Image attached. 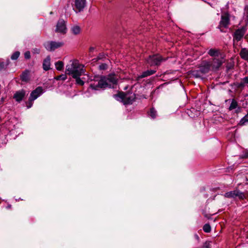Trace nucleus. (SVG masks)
I'll return each instance as SVG.
<instances>
[{
  "mask_svg": "<svg viewBox=\"0 0 248 248\" xmlns=\"http://www.w3.org/2000/svg\"><path fill=\"white\" fill-rule=\"evenodd\" d=\"M7 64H5L3 62H0V71L4 69Z\"/></svg>",
  "mask_w": 248,
  "mask_h": 248,
  "instance_id": "c756f323",
  "label": "nucleus"
},
{
  "mask_svg": "<svg viewBox=\"0 0 248 248\" xmlns=\"http://www.w3.org/2000/svg\"><path fill=\"white\" fill-rule=\"evenodd\" d=\"M246 84L243 83V81L241 80V81L238 83V87L239 88H243L244 87Z\"/></svg>",
  "mask_w": 248,
  "mask_h": 248,
  "instance_id": "2f4dec72",
  "label": "nucleus"
},
{
  "mask_svg": "<svg viewBox=\"0 0 248 248\" xmlns=\"http://www.w3.org/2000/svg\"><path fill=\"white\" fill-rule=\"evenodd\" d=\"M43 88L42 87H38L34 90L31 92L29 99L30 105L28 106V108H30L32 106V102L36 99L43 93Z\"/></svg>",
  "mask_w": 248,
  "mask_h": 248,
  "instance_id": "39448f33",
  "label": "nucleus"
},
{
  "mask_svg": "<svg viewBox=\"0 0 248 248\" xmlns=\"http://www.w3.org/2000/svg\"><path fill=\"white\" fill-rule=\"evenodd\" d=\"M34 51H35L37 53H39L40 52V50L38 49H34Z\"/></svg>",
  "mask_w": 248,
  "mask_h": 248,
  "instance_id": "c9c22d12",
  "label": "nucleus"
},
{
  "mask_svg": "<svg viewBox=\"0 0 248 248\" xmlns=\"http://www.w3.org/2000/svg\"><path fill=\"white\" fill-rule=\"evenodd\" d=\"M150 115L153 119H155L156 117V111L154 108H152L150 109Z\"/></svg>",
  "mask_w": 248,
  "mask_h": 248,
  "instance_id": "a878e982",
  "label": "nucleus"
},
{
  "mask_svg": "<svg viewBox=\"0 0 248 248\" xmlns=\"http://www.w3.org/2000/svg\"><path fill=\"white\" fill-rule=\"evenodd\" d=\"M211 68L209 65L208 61H203L200 67V71L203 74L208 73Z\"/></svg>",
  "mask_w": 248,
  "mask_h": 248,
  "instance_id": "f8f14e48",
  "label": "nucleus"
},
{
  "mask_svg": "<svg viewBox=\"0 0 248 248\" xmlns=\"http://www.w3.org/2000/svg\"><path fill=\"white\" fill-rule=\"evenodd\" d=\"M55 66L57 70L61 71L63 69L64 63L62 61H58L55 63Z\"/></svg>",
  "mask_w": 248,
  "mask_h": 248,
  "instance_id": "aec40b11",
  "label": "nucleus"
},
{
  "mask_svg": "<svg viewBox=\"0 0 248 248\" xmlns=\"http://www.w3.org/2000/svg\"><path fill=\"white\" fill-rule=\"evenodd\" d=\"M156 71L153 70H148L146 71L143 72L140 76L136 77V79L137 80H139L140 78H143L147 77L148 76H151L155 73Z\"/></svg>",
  "mask_w": 248,
  "mask_h": 248,
  "instance_id": "2eb2a0df",
  "label": "nucleus"
},
{
  "mask_svg": "<svg viewBox=\"0 0 248 248\" xmlns=\"http://www.w3.org/2000/svg\"><path fill=\"white\" fill-rule=\"evenodd\" d=\"M93 50H94V47H90V51L91 52L93 51Z\"/></svg>",
  "mask_w": 248,
  "mask_h": 248,
  "instance_id": "f704fd0d",
  "label": "nucleus"
},
{
  "mask_svg": "<svg viewBox=\"0 0 248 248\" xmlns=\"http://www.w3.org/2000/svg\"><path fill=\"white\" fill-rule=\"evenodd\" d=\"M113 97L117 100L122 102L124 105L131 104L135 99V94L132 93H119L114 94Z\"/></svg>",
  "mask_w": 248,
  "mask_h": 248,
  "instance_id": "7ed1b4c3",
  "label": "nucleus"
},
{
  "mask_svg": "<svg viewBox=\"0 0 248 248\" xmlns=\"http://www.w3.org/2000/svg\"><path fill=\"white\" fill-rule=\"evenodd\" d=\"M224 196L228 198H234L237 197L240 199H243L245 198L244 194L238 190L227 192L225 194Z\"/></svg>",
  "mask_w": 248,
  "mask_h": 248,
  "instance_id": "9b49d317",
  "label": "nucleus"
},
{
  "mask_svg": "<svg viewBox=\"0 0 248 248\" xmlns=\"http://www.w3.org/2000/svg\"><path fill=\"white\" fill-rule=\"evenodd\" d=\"M212 70L216 71L219 69L224 62L223 58H214L212 61H208Z\"/></svg>",
  "mask_w": 248,
  "mask_h": 248,
  "instance_id": "1a4fd4ad",
  "label": "nucleus"
},
{
  "mask_svg": "<svg viewBox=\"0 0 248 248\" xmlns=\"http://www.w3.org/2000/svg\"><path fill=\"white\" fill-rule=\"evenodd\" d=\"M71 31L73 34L75 35L78 34L80 32V28L78 26H74L71 28Z\"/></svg>",
  "mask_w": 248,
  "mask_h": 248,
  "instance_id": "412c9836",
  "label": "nucleus"
},
{
  "mask_svg": "<svg viewBox=\"0 0 248 248\" xmlns=\"http://www.w3.org/2000/svg\"><path fill=\"white\" fill-rule=\"evenodd\" d=\"M162 57L159 54L150 56L147 60V63L151 66L158 65L160 64L161 62L165 61Z\"/></svg>",
  "mask_w": 248,
  "mask_h": 248,
  "instance_id": "423d86ee",
  "label": "nucleus"
},
{
  "mask_svg": "<svg viewBox=\"0 0 248 248\" xmlns=\"http://www.w3.org/2000/svg\"><path fill=\"white\" fill-rule=\"evenodd\" d=\"M203 230L205 232H209L211 231V226L209 223L205 224L203 227Z\"/></svg>",
  "mask_w": 248,
  "mask_h": 248,
  "instance_id": "393cba45",
  "label": "nucleus"
},
{
  "mask_svg": "<svg viewBox=\"0 0 248 248\" xmlns=\"http://www.w3.org/2000/svg\"><path fill=\"white\" fill-rule=\"evenodd\" d=\"M241 58L248 62V49L246 48H242L239 53Z\"/></svg>",
  "mask_w": 248,
  "mask_h": 248,
  "instance_id": "f3484780",
  "label": "nucleus"
},
{
  "mask_svg": "<svg viewBox=\"0 0 248 248\" xmlns=\"http://www.w3.org/2000/svg\"><path fill=\"white\" fill-rule=\"evenodd\" d=\"M25 58L26 59H29L31 58V54L30 51H26L24 54Z\"/></svg>",
  "mask_w": 248,
  "mask_h": 248,
  "instance_id": "c85d7f7f",
  "label": "nucleus"
},
{
  "mask_svg": "<svg viewBox=\"0 0 248 248\" xmlns=\"http://www.w3.org/2000/svg\"><path fill=\"white\" fill-rule=\"evenodd\" d=\"M25 94V91L23 90L17 91L15 93L14 98H15L16 101L20 102L24 98Z\"/></svg>",
  "mask_w": 248,
  "mask_h": 248,
  "instance_id": "4468645a",
  "label": "nucleus"
},
{
  "mask_svg": "<svg viewBox=\"0 0 248 248\" xmlns=\"http://www.w3.org/2000/svg\"><path fill=\"white\" fill-rule=\"evenodd\" d=\"M237 105H237V103L236 102V101L235 100L232 99V101L231 104L229 107V109L232 110L233 109L236 108L237 107Z\"/></svg>",
  "mask_w": 248,
  "mask_h": 248,
  "instance_id": "5701e85b",
  "label": "nucleus"
},
{
  "mask_svg": "<svg viewBox=\"0 0 248 248\" xmlns=\"http://www.w3.org/2000/svg\"><path fill=\"white\" fill-rule=\"evenodd\" d=\"M244 157H248V150L245 151L244 155Z\"/></svg>",
  "mask_w": 248,
  "mask_h": 248,
  "instance_id": "72a5a7b5",
  "label": "nucleus"
},
{
  "mask_svg": "<svg viewBox=\"0 0 248 248\" xmlns=\"http://www.w3.org/2000/svg\"><path fill=\"white\" fill-rule=\"evenodd\" d=\"M76 79V83L79 85L82 86L84 82L80 78V76H77L76 78H73Z\"/></svg>",
  "mask_w": 248,
  "mask_h": 248,
  "instance_id": "b1692460",
  "label": "nucleus"
},
{
  "mask_svg": "<svg viewBox=\"0 0 248 248\" xmlns=\"http://www.w3.org/2000/svg\"><path fill=\"white\" fill-rule=\"evenodd\" d=\"M117 79L115 74H111L108 76L101 77L99 80L91 83L90 87L95 90L105 89L108 87L111 88L112 86L117 83Z\"/></svg>",
  "mask_w": 248,
  "mask_h": 248,
  "instance_id": "f257e3e1",
  "label": "nucleus"
},
{
  "mask_svg": "<svg viewBox=\"0 0 248 248\" xmlns=\"http://www.w3.org/2000/svg\"><path fill=\"white\" fill-rule=\"evenodd\" d=\"M19 55L20 52L19 51H16L11 56V59L16 60L19 57Z\"/></svg>",
  "mask_w": 248,
  "mask_h": 248,
  "instance_id": "bb28decb",
  "label": "nucleus"
},
{
  "mask_svg": "<svg viewBox=\"0 0 248 248\" xmlns=\"http://www.w3.org/2000/svg\"><path fill=\"white\" fill-rule=\"evenodd\" d=\"M219 53V50L215 48H211L208 52V54L211 57L218 56Z\"/></svg>",
  "mask_w": 248,
  "mask_h": 248,
  "instance_id": "6ab92c4d",
  "label": "nucleus"
},
{
  "mask_svg": "<svg viewBox=\"0 0 248 248\" xmlns=\"http://www.w3.org/2000/svg\"><path fill=\"white\" fill-rule=\"evenodd\" d=\"M242 80L243 81L245 84H248V77H246L242 79Z\"/></svg>",
  "mask_w": 248,
  "mask_h": 248,
  "instance_id": "473e14b6",
  "label": "nucleus"
},
{
  "mask_svg": "<svg viewBox=\"0 0 248 248\" xmlns=\"http://www.w3.org/2000/svg\"><path fill=\"white\" fill-rule=\"evenodd\" d=\"M83 67V65L80 64L78 60H74L71 61L70 63L66 65L65 72L73 78H76L84 73Z\"/></svg>",
  "mask_w": 248,
  "mask_h": 248,
  "instance_id": "f03ea898",
  "label": "nucleus"
},
{
  "mask_svg": "<svg viewBox=\"0 0 248 248\" xmlns=\"http://www.w3.org/2000/svg\"><path fill=\"white\" fill-rule=\"evenodd\" d=\"M63 45V43L61 42L48 41L45 43V47L47 50L52 51Z\"/></svg>",
  "mask_w": 248,
  "mask_h": 248,
  "instance_id": "6e6552de",
  "label": "nucleus"
},
{
  "mask_svg": "<svg viewBox=\"0 0 248 248\" xmlns=\"http://www.w3.org/2000/svg\"><path fill=\"white\" fill-rule=\"evenodd\" d=\"M101 70H106L107 68V65L106 63H102L99 65Z\"/></svg>",
  "mask_w": 248,
  "mask_h": 248,
  "instance_id": "cd10ccee",
  "label": "nucleus"
},
{
  "mask_svg": "<svg viewBox=\"0 0 248 248\" xmlns=\"http://www.w3.org/2000/svg\"><path fill=\"white\" fill-rule=\"evenodd\" d=\"M67 31L66 23L63 19H59L56 24L55 32L61 34H65Z\"/></svg>",
  "mask_w": 248,
  "mask_h": 248,
  "instance_id": "9d476101",
  "label": "nucleus"
},
{
  "mask_svg": "<svg viewBox=\"0 0 248 248\" xmlns=\"http://www.w3.org/2000/svg\"><path fill=\"white\" fill-rule=\"evenodd\" d=\"M230 25V17L228 14H225L221 16V20L219 22L218 28L220 31L224 32L222 28H227Z\"/></svg>",
  "mask_w": 248,
  "mask_h": 248,
  "instance_id": "0eeeda50",
  "label": "nucleus"
},
{
  "mask_svg": "<svg viewBox=\"0 0 248 248\" xmlns=\"http://www.w3.org/2000/svg\"><path fill=\"white\" fill-rule=\"evenodd\" d=\"M65 79H66V76L65 75H63L59 76L56 78V79H57V80H60V79L65 80Z\"/></svg>",
  "mask_w": 248,
  "mask_h": 248,
  "instance_id": "7c9ffc66",
  "label": "nucleus"
},
{
  "mask_svg": "<svg viewBox=\"0 0 248 248\" xmlns=\"http://www.w3.org/2000/svg\"><path fill=\"white\" fill-rule=\"evenodd\" d=\"M247 123H248V113L240 120L239 124L240 125H243Z\"/></svg>",
  "mask_w": 248,
  "mask_h": 248,
  "instance_id": "4be33fe9",
  "label": "nucleus"
},
{
  "mask_svg": "<svg viewBox=\"0 0 248 248\" xmlns=\"http://www.w3.org/2000/svg\"><path fill=\"white\" fill-rule=\"evenodd\" d=\"M43 68L45 71H47L50 68V57L48 56L44 60L43 63Z\"/></svg>",
  "mask_w": 248,
  "mask_h": 248,
  "instance_id": "dca6fc26",
  "label": "nucleus"
},
{
  "mask_svg": "<svg viewBox=\"0 0 248 248\" xmlns=\"http://www.w3.org/2000/svg\"><path fill=\"white\" fill-rule=\"evenodd\" d=\"M75 5L78 11L81 12L86 6V0H75Z\"/></svg>",
  "mask_w": 248,
  "mask_h": 248,
  "instance_id": "ddd939ff",
  "label": "nucleus"
},
{
  "mask_svg": "<svg viewBox=\"0 0 248 248\" xmlns=\"http://www.w3.org/2000/svg\"><path fill=\"white\" fill-rule=\"evenodd\" d=\"M21 79L22 81L27 82L29 80V71L26 70L22 73L20 76Z\"/></svg>",
  "mask_w": 248,
  "mask_h": 248,
  "instance_id": "a211bd4d",
  "label": "nucleus"
},
{
  "mask_svg": "<svg viewBox=\"0 0 248 248\" xmlns=\"http://www.w3.org/2000/svg\"><path fill=\"white\" fill-rule=\"evenodd\" d=\"M247 29L246 27H242L236 30L232 34L233 43L238 42L241 41L246 33Z\"/></svg>",
  "mask_w": 248,
  "mask_h": 248,
  "instance_id": "20e7f679",
  "label": "nucleus"
}]
</instances>
